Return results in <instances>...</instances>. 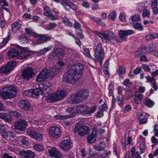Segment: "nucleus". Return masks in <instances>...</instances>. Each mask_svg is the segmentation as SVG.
Returning <instances> with one entry per match:
<instances>
[{
  "label": "nucleus",
  "instance_id": "30",
  "mask_svg": "<svg viewBox=\"0 0 158 158\" xmlns=\"http://www.w3.org/2000/svg\"><path fill=\"white\" fill-rule=\"evenodd\" d=\"M62 21L64 24L67 27H72L73 23L69 20V19L64 16L62 18Z\"/></svg>",
  "mask_w": 158,
  "mask_h": 158
},
{
  "label": "nucleus",
  "instance_id": "33",
  "mask_svg": "<svg viewBox=\"0 0 158 158\" xmlns=\"http://www.w3.org/2000/svg\"><path fill=\"white\" fill-rule=\"evenodd\" d=\"M9 114L11 116H13L16 119L19 118L22 116V114L19 112L13 110L10 111Z\"/></svg>",
  "mask_w": 158,
  "mask_h": 158
},
{
  "label": "nucleus",
  "instance_id": "54",
  "mask_svg": "<svg viewBox=\"0 0 158 158\" xmlns=\"http://www.w3.org/2000/svg\"><path fill=\"white\" fill-rule=\"evenodd\" d=\"M72 113L77 114L80 113L79 105L72 108Z\"/></svg>",
  "mask_w": 158,
  "mask_h": 158
},
{
  "label": "nucleus",
  "instance_id": "31",
  "mask_svg": "<svg viewBox=\"0 0 158 158\" xmlns=\"http://www.w3.org/2000/svg\"><path fill=\"white\" fill-rule=\"evenodd\" d=\"M32 97L34 98L40 95L42 93V91L43 90L41 89V90L39 89L36 88L32 89Z\"/></svg>",
  "mask_w": 158,
  "mask_h": 158
},
{
  "label": "nucleus",
  "instance_id": "5",
  "mask_svg": "<svg viewBox=\"0 0 158 158\" xmlns=\"http://www.w3.org/2000/svg\"><path fill=\"white\" fill-rule=\"evenodd\" d=\"M89 128L87 126L83 125L80 126L79 124H77L73 129L74 133L77 134L81 136H83L87 134Z\"/></svg>",
  "mask_w": 158,
  "mask_h": 158
},
{
  "label": "nucleus",
  "instance_id": "21",
  "mask_svg": "<svg viewBox=\"0 0 158 158\" xmlns=\"http://www.w3.org/2000/svg\"><path fill=\"white\" fill-rule=\"evenodd\" d=\"M97 132L95 131H93L87 138L88 142L90 143H94L96 140Z\"/></svg>",
  "mask_w": 158,
  "mask_h": 158
},
{
  "label": "nucleus",
  "instance_id": "51",
  "mask_svg": "<svg viewBox=\"0 0 158 158\" xmlns=\"http://www.w3.org/2000/svg\"><path fill=\"white\" fill-rule=\"evenodd\" d=\"M118 33L119 36L124 40L126 39V36H127L125 31L123 30H120L119 31Z\"/></svg>",
  "mask_w": 158,
  "mask_h": 158
},
{
  "label": "nucleus",
  "instance_id": "9",
  "mask_svg": "<svg viewBox=\"0 0 158 158\" xmlns=\"http://www.w3.org/2000/svg\"><path fill=\"white\" fill-rule=\"evenodd\" d=\"M130 131L127 130L126 133L125 134V140H122L121 142L123 149H126V145L128 144L133 145L132 141L131 139V137L129 136L130 133Z\"/></svg>",
  "mask_w": 158,
  "mask_h": 158
},
{
  "label": "nucleus",
  "instance_id": "17",
  "mask_svg": "<svg viewBox=\"0 0 158 158\" xmlns=\"http://www.w3.org/2000/svg\"><path fill=\"white\" fill-rule=\"evenodd\" d=\"M62 69V67L54 66L49 70L48 73L49 74L50 76L53 77L58 74Z\"/></svg>",
  "mask_w": 158,
  "mask_h": 158
},
{
  "label": "nucleus",
  "instance_id": "14",
  "mask_svg": "<svg viewBox=\"0 0 158 158\" xmlns=\"http://www.w3.org/2000/svg\"><path fill=\"white\" fill-rule=\"evenodd\" d=\"M49 133L52 137L55 138L60 136L61 132L60 128L56 126H52L50 128Z\"/></svg>",
  "mask_w": 158,
  "mask_h": 158
},
{
  "label": "nucleus",
  "instance_id": "52",
  "mask_svg": "<svg viewBox=\"0 0 158 158\" xmlns=\"http://www.w3.org/2000/svg\"><path fill=\"white\" fill-rule=\"evenodd\" d=\"M146 149V146L144 143L143 142L141 143L139 146V150L141 153L144 152V151Z\"/></svg>",
  "mask_w": 158,
  "mask_h": 158
},
{
  "label": "nucleus",
  "instance_id": "35",
  "mask_svg": "<svg viewBox=\"0 0 158 158\" xmlns=\"http://www.w3.org/2000/svg\"><path fill=\"white\" fill-rule=\"evenodd\" d=\"M73 117L72 115H62L59 114L57 115L55 117V118L56 120L57 119H65L68 118H71Z\"/></svg>",
  "mask_w": 158,
  "mask_h": 158
},
{
  "label": "nucleus",
  "instance_id": "58",
  "mask_svg": "<svg viewBox=\"0 0 158 158\" xmlns=\"http://www.w3.org/2000/svg\"><path fill=\"white\" fill-rule=\"evenodd\" d=\"M58 56L62 57L65 55L64 50L61 48H57Z\"/></svg>",
  "mask_w": 158,
  "mask_h": 158
},
{
  "label": "nucleus",
  "instance_id": "38",
  "mask_svg": "<svg viewBox=\"0 0 158 158\" xmlns=\"http://www.w3.org/2000/svg\"><path fill=\"white\" fill-rule=\"evenodd\" d=\"M83 53L84 55L87 57L90 58L92 56L90 54V52L89 49L87 48H83Z\"/></svg>",
  "mask_w": 158,
  "mask_h": 158
},
{
  "label": "nucleus",
  "instance_id": "49",
  "mask_svg": "<svg viewBox=\"0 0 158 158\" xmlns=\"http://www.w3.org/2000/svg\"><path fill=\"white\" fill-rule=\"evenodd\" d=\"M156 37V33H149L146 36L145 39L146 40H149Z\"/></svg>",
  "mask_w": 158,
  "mask_h": 158
},
{
  "label": "nucleus",
  "instance_id": "23",
  "mask_svg": "<svg viewBox=\"0 0 158 158\" xmlns=\"http://www.w3.org/2000/svg\"><path fill=\"white\" fill-rule=\"evenodd\" d=\"M22 154L24 158H34L35 156L33 152L30 150L23 151Z\"/></svg>",
  "mask_w": 158,
  "mask_h": 158
},
{
  "label": "nucleus",
  "instance_id": "19",
  "mask_svg": "<svg viewBox=\"0 0 158 158\" xmlns=\"http://www.w3.org/2000/svg\"><path fill=\"white\" fill-rule=\"evenodd\" d=\"M145 48H143V50L140 51H138L136 52L135 55V56L136 58H138L139 57H140V61H147L148 59L147 58L146 56L145 55H142V53H144V51H146Z\"/></svg>",
  "mask_w": 158,
  "mask_h": 158
},
{
  "label": "nucleus",
  "instance_id": "28",
  "mask_svg": "<svg viewBox=\"0 0 158 158\" xmlns=\"http://www.w3.org/2000/svg\"><path fill=\"white\" fill-rule=\"evenodd\" d=\"M52 12L50 8L48 6H46L44 9V14L49 19L50 17L52 15Z\"/></svg>",
  "mask_w": 158,
  "mask_h": 158
},
{
  "label": "nucleus",
  "instance_id": "37",
  "mask_svg": "<svg viewBox=\"0 0 158 158\" xmlns=\"http://www.w3.org/2000/svg\"><path fill=\"white\" fill-rule=\"evenodd\" d=\"M33 146L34 149L37 151L41 152L44 150V147L39 144L34 143Z\"/></svg>",
  "mask_w": 158,
  "mask_h": 158
},
{
  "label": "nucleus",
  "instance_id": "46",
  "mask_svg": "<svg viewBox=\"0 0 158 158\" xmlns=\"http://www.w3.org/2000/svg\"><path fill=\"white\" fill-rule=\"evenodd\" d=\"M154 77H151L149 76H148L145 77L146 79L147 82H151L152 84L156 83L155 79L154 78Z\"/></svg>",
  "mask_w": 158,
  "mask_h": 158
},
{
  "label": "nucleus",
  "instance_id": "8",
  "mask_svg": "<svg viewBox=\"0 0 158 158\" xmlns=\"http://www.w3.org/2000/svg\"><path fill=\"white\" fill-rule=\"evenodd\" d=\"M72 144L70 139L64 140L60 143V148L63 151H68L71 149L72 147Z\"/></svg>",
  "mask_w": 158,
  "mask_h": 158
},
{
  "label": "nucleus",
  "instance_id": "24",
  "mask_svg": "<svg viewBox=\"0 0 158 158\" xmlns=\"http://www.w3.org/2000/svg\"><path fill=\"white\" fill-rule=\"evenodd\" d=\"M77 94L78 96L82 99V101L88 96V92L85 90L79 91Z\"/></svg>",
  "mask_w": 158,
  "mask_h": 158
},
{
  "label": "nucleus",
  "instance_id": "4",
  "mask_svg": "<svg viewBox=\"0 0 158 158\" xmlns=\"http://www.w3.org/2000/svg\"><path fill=\"white\" fill-rule=\"evenodd\" d=\"M16 65V63L15 61H9L6 64L0 68V73L3 74L9 73L14 69Z\"/></svg>",
  "mask_w": 158,
  "mask_h": 158
},
{
  "label": "nucleus",
  "instance_id": "16",
  "mask_svg": "<svg viewBox=\"0 0 158 158\" xmlns=\"http://www.w3.org/2000/svg\"><path fill=\"white\" fill-rule=\"evenodd\" d=\"M115 37V35L113 33L109 31H106L104 32L102 41L106 42L107 40L112 41Z\"/></svg>",
  "mask_w": 158,
  "mask_h": 158
},
{
  "label": "nucleus",
  "instance_id": "12",
  "mask_svg": "<svg viewBox=\"0 0 158 158\" xmlns=\"http://www.w3.org/2000/svg\"><path fill=\"white\" fill-rule=\"evenodd\" d=\"M19 105L21 109L25 111L31 110L32 109L30 104L27 101L24 100L20 101Z\"/></svg>",
  "mask_w": 158,
  "mask_h": 158
},
{
  "label": "nucleus",
  "instance_id": "57",
  "mask_svg": "<svg viewBox=\"0 0 158 158\" xmlns=\"http://www.w3.org/2000/svg\"><path fill=\"white\" fill-rule=\"evenodd\" d=\"M92 20H94L96 23L98 24L102 25V22L101 21V19H100L97 18L95 16L92 17L91 18Z\"/></svg>",
  "mask_w": 158,
  "mask_h": 158
},
{
  "label": "nucleus",
  "instance_id": "29",
  "mask_svg": "<svg viewBox=\"0 0 158 158\" xmlns=\"http://www.w3.org/2000/svg\"><path fill=\"white\" fill-rule=\"evenodd\" d=\"M52 86V84L51 83L47 81L45 82L43 84H40L39 87L41 89H43V91H44L50 87Z\"/></svg>",
  "mask_w": 158,
  "mask_h": 158
},
{
  "label": "nucleus",
  "instance_id": "50",
  "mask_svg": "<svg viewBox=\"0 0 158 158\" xmlns=\"http://www.w3.org/2000/svg\"><path fill=\"white\" fill-rule=\"evenodd\" d=\"M150 12L149 10L146 9L143 10L142 13V16L143 17H149L150 16Z\"/></svg>",
  "mask_w": 158,
  "mask_h": 158
},
{
  "label": "nucleus",
  "instance_id": "20",
  "mask_svg": "<svg viewBox=\"0 0 158 158\" xmlns=\"http://www.w3.org/2000/svg\"><path fill=\"white\" fill-rule=\"evenodd\" d=\"M143 97V95L137 92L135 94L134 100L135 104H139L141 103V101Z\"/></svg>",
  "mask_w": 158,
  "mask_h": 158
},
{
  "label": "nucleus",
  "instance_id": "11",
  "mask_svg": "<svg viewBox=\"0 0 158 158\" xmlns=\"http://www.w3.org/2000/svg\"><path fill=\"white\" fill-rule=\"evenodd\" d=\"M27 126V123L25 120L20 119L15 123V127L16 129L23 131L25 130Z\"/></svg>",
  "mask_w": 158,
  "mask_h": 158
},
{
  "label": "nucleus",
  "instance_id": "27",
  "mask_svg": "<svg viewBox=\"0 0 158 158\" xmlns=\"http://www.w3.org/2000/svg\"><path fill=\"white\" fill-rule=\"evenodd\" d=\"M53 12L54 13V15H53L52 13V15L50 17L49 19L52 20H54L56 19H58L60 18L59 15V12L57 10H53Z\"/></svg>",
  "mask_w": 158,
  "mask_h": 158
},
{
  "label": "nucleus",
  "instance_id": "3",
  "mask_svg": "<svg viewBox=\"0 0 158 158\" xmlns=\"http://www.w3.org/2000/svg\"><path fill=\"white\" fill-rule=\"evenodd\" d=\"M66 91L63 90H58L48 95L46 99L48 102H55L61 100L66 96Z\"/></svg>",
  "mask_w": 158,
  "mask_h": 158
},
{
  "label": "nucleus",
  "instance_id": "6",
  "mask_svg": "<svg viewBox=\"0 0 158 158\" xmlns=\"http://www.w3.org/2000/svg\"><path fill=\"white\" fill-rule=\"evenodd\" d=\"M50 76L47 69H43L37 75L36 78L37 82H41L45 81Z\"/></svg>",
  "mask_w": 158,
  "mask_h": 158
},
{
  "label": "nucleus",
  "instance_id": "47",
  "mask_svg": "<svg viewBox=\"0 0 158 158\" xmlns=\"http://www.w3.org/2000/svg\"><path fill=\"white\" fill-rule=\"evenodd\" d=\"M58 56V53L57 48L54 50L52 53L49 56V58H53L55 56Z\"/></svg>",
  "mask_w": 158,
  "mask_h": 158
},
{
  "label": "nucleus",
  "instance_id": "22",
  "mask_svg": "<svg viewBox=\"0 0 158 158\" xmlns=\"http://www.w3.org/2000/svg\"><path fill=\"white\" fill-rule=\"evenodd\" d=\"M19 52L18 50L15 49H12L8 52V56L10 58H13L19 56Z\"/></svg>",
  "mask_w": 158,
  "mask_h": 158
},
{
  "label": "nucleus",
  "instance_id": "26",
  "mask_svg": "<svg viewBox=\"0 0 158 158\" xmlns=\"http://www.w3.org/2000/svg\"><path fill=\"white\" fill-rule=\"evenodd\" d=\"M21 26V23L17 21H16L12 24V30L13 32H15L19 30Z\"/></svg>",
  "mask_w": 158,
  "mask_h": 158
},
{
  "label": "nucleus",
  "instance_id": "44",
  "mask_svg": "<svg viewBox=\"0 0 158 158\" xmlns=\"http://www.w3.org/2000/svg\"><path fill=\"white\" fill-rule=\"evenodd\" d=\"M108 17L110 19L114 20L116 17V12L115 11L111 12L108 15Z\"/></svg>",
  "mask_w": 158,
  "mask_h": 158
},
{
  "label": "nucleus",
  "instance_id": "15",
  "mask_svg": "<svg viewBox=\"0 0 158 158\" xmlns=\"http://www.w3.org/2000/svg\"><path fill=\"white\" fill-rule=\"evenodd\" d=\"M52 37L47 35L40 34V36L36 40V44L44 43L51 40Z\"/></svg>",
  "mask_w": 158,
  "mask_h": 158
},
{
  "label": "nucleus",
  "instance_id": "64",
  "mask_svg": "<svg viewBox=\"0 0 158 158\" xmlns=\"http://www.w3.org/2000/svg\"><path fill=\"white\" fill-rule=\"evenodd\" d=\"M154 127L155 135L158 137V125L157 124H155Z\"/></svg>",
  "mask_w": 158,
  "mask_h": 158
},
{
  "label": "nucleus",
  "instance_id": "36",
  "mask_svg": "<svg viewBox=\"0 0 158 158\" xmlns=\"http://www.w3.org/2000/svg\"><path fill=\"white\" fill-rule=\"evenodd\" d=\"M64 3L68 6L73 10H75L77 9V7L76 5L72 3L68 0H63Z\"/></svg>",
  "mask_w": 158,
  "mask_h": 158
},
{
  "label": "nucleus",
  "instance_id": "45",
  "mask_svg": "<svg viewBox=\"0 0 158 158\" xmlns=\"http://www.w3.org/2000/svg\"><path fill=\"white\" fill-rule=\"evenodd\" d=\"M96 110V108L95 106H93L92 107H89L88 106V109L86 112V114H90L94 113Z\"/></svg>",
  "mask_w": 158,
  "mask_h": 158
},
{
  "label": "nucleus",
  "instance_id": "62",
  "mask_svg": "<svg viewBox=\"0 0 158 158\" xmlns=\"http://www.w3.org/2000/svg\"><path fill=\"white\" fill-rule=\"evenodd\" d=\"M53 155L52 157H55L56 158H60L62 156V155L60 153L59 151H57V150Z\"/></svg>",
  "mask_w": 158,
  "mask_h": 158
},
{
  "label": "nucleus",
  "instance_id": "43",
  "mask_svg": "<svg viewBox=\"0 0 158 158\" xmlns=\"http://www.w3.org/2000/svg\"><path fill=\"white\" fill-rule=\"evenodd\" d=\"M124 97L122 94H119L117 97V103L119 105H121L123 102Z\"/></svg>",
  "mask_w": 158,
  "mask_h": 158
},
{
  "label": "nucleus",
  "instance_id": "40",
  "mask_svg": "<svg viewBox=\"0 0 158 158\" xmlns=\"http://www.w3.org/2000/svg\"><path fill=\"white\" fill-rule=\"evenodd\" d=\"M124 41V40L119 36L116 38H114L110 42L113 44H116L118 42H121Z\"/></svg>",
  "mask_w": 158,
  "mask_h": 158
},
{
  "label": "nucleus",
  "instance_id": "41",
  "mask_svg": "<svg viewBox=\"0 0 158 158\" xmlns=\"http://www.w3.org/2000/svg\"><path fill=\"white\" fill-rule=\"evenodd\" d=\"M133 27L135 29L139 31H143V27L139 23H136L134 24L133 26Z\"/></svg>",
  "mask_w": 158,
  "mask_h": 158
},
{
  "label": "nucleus",
  "instance_id": "34",
  "mask_svg": "<svg viewBox=\"0 0 158 158\" xmlns=\"http://www.w3.org/2000/svg\"><path fill=\"white\" fill-rule=\"evenodd\" d=\"M119 76L120 77H122L124 75L126 72L125 68L122 66L119 67L118 70H117Z\"/></svg>",
  "mask_w": 158,
  "mask_h": 158
},
{
  "label": "nucleus",
  "instance_id": "42",
  "mask_svg": "<svg viewBox=\"0 0 158 158\" xmlns=\"http://www.w3.org/2000/svg\"><path fill=\"white\" fill-rule=\"evenodd\" d=\"M56 149L55 147H48V152L50 156L52 157L53 155L55 152Z\"/></svg>",
  "mask_w": 158,
  "mask_h": 158
},
{
  "label": "nucleus",
  "instance_id": "56",
  "mask_svg": "<svg viewBox=\"0 0 158 158\" xmlns=\"http://www.w3.org/2000/svg\"><path fill=\"white\" fill-rule=\"evenodd\" d=\"M32 89H29L25 90L23 92V94L25 96H27L30 97H32Z\"/></svg>",
  "mask_w": 158,
  "mask_h": 158
},
{
  "label": "nucleus",
  "instance_id": "1",
  "mask_svg": "<svg viewBox=\"0 0 158 158\" xmlns=\"http://www.w3.org/2000/svg\"><path fill=\"white\" fill-rule=\"evenodd\" d=\"M83 66L77 63L69 67L63 75L62 81L69 84H74L80 79L83 74Z\"/></svg>",
  "mask_w": 158,
  "mask_h": 158
},
{
  "label": "nucleus",
  "instance_id": "59",
  "mask_svg": "<svg viewBox=\"0 0 158 158\" xmlns=\"http://www.w3.org/2000/svg\"><path fill=\"white\" fill-rule=\"evenodd\" d=\"M77 34L81 39L84 37V35H82V31L81 28L76 30Z\"/></svg>",
  "mask_w": 158,
  "mask_h": 158
},
{
  "label": "nucleus",
  "instance_id": "25",
  "mask_svg": "<svg viewBox=\"0 0 158 158\" xmlns=\"http://www.w3.org/2000/svg\"><path fill=\"white\" fill-rule=\"evenodd\" d=\"M143 103L145 106L149 108H152L155 104V102L153 101L147 97L144 99Z\"/></svg>",
  "mask_w": 158,
  "mask_h": 158
},
{
  "label": "nucleus",
  "instance_id": "2",
  "mask_svg": "<svg viewBox=\"0 0 158 158\" xmlns=\"http://www.w3.org/2000/svg\"><path fill=\"white\" fill-rule=\"evenodd\" d=\"M17 89L12 85H7L3 87L0 91V96L6 100L15 98L17 95Z\"/></svg>",
  "mask_w": 158,
  "mask_h": 158
},
{
  "label": "nucleus",
  "instance_id": "13",
  "mask_svg": "<svg viewBox=\"0 0 158 158\" xmlns=\"http://www.w3.org/2000/svg\"><path fill=\"white\" fill-rule=\"evenodd\" d=\"M27 134L31 137L36 140L40 141L43 139V135L40 133L29 130L27 131Z\"/></svg>",
  "mask_w": 158,
  "mask_h": 158
},
{
  "label": "nucleus",
  "instance_id": "61",
  "mask_svg": "<svg viewBox=\"0 0 158 158\" xmlns=\"http://www.w3.org/2000/svg\"><path fill=\"white\" fill-rule=\"evenodd\" d=\"M93 33L97 35L99 37H100L101 38L102 40V41L103 38L104 32L102 33L100 32L95 31H94Z\"/></svg>",
  "mask_w": 158,
  "mask_h": 158
},
{
  "label": "nucleus",
  "instance_id": "18",
  "mask_svg": "<svg viewBox=\"0 0 158 158\" xmlns=\"http://www.w3.org/2000/svg\"><path fill=\"white\" fill-rule=\"evenodd\" d=\"M30 54L29 50L23 48L19 52V58L21 60L25 59L29 56Z\"/></svg>",
  "mask_w": 158,
  "mask_h": 158
},
{
  "label": "nucleus",
  "instance_id": "32",
  "mask_svg": "<svg viewBox=\"0 0 158 158\" xmlns=\"http://www.w3.org/2000/svg\"><path fill=\"white\" fill-rule=\"evenodd\" d=\"M104 52L94 51V56L96 59L104 58Z\"/></svg>",
  "mask_w": 158,
  "mask_h": 158
},
{
  "label": "nucleus",
  "instance_id": "39",
  "mask_svg": "<svg viewBox=\"0 0 158 158\" xmlns=\"http://www.w3.org/2000/svg\"><path fill=\"white\" fill-rule=\"evenodd\" d=\"M80 113L86 114L88 106L86 105H79Z\"/></svg>",
  "mask_w": 158,
  "mask_h": 158
},
{
  "label": "nucleus",
  "instance_id": "55",
  "mask_svg": "<svg viewBox=\"0 0 158 158\" xmlns=\"http://www.w3.org/2000/svg\"><path fill=\"white\" fill-rule=\"evenodd\" d=\"M98 51V52H104L102 48V45L101 43H99L98 44L96 48L95 49L94 51Z\"/></svg>",
  "mask_w": 158,
  "mask_h": 158
},
{
  "label": "nucleus",
  "instance_id": "7",
  "mask_svg": "<svg viewBox=\"0 0 158 158\" xmlns=\"http://www.w3.org/2000/svg\"><path fill=\"white\" fill-rule=\"evenodd\" d=\"M33 69L30 67H28L25 69L22 72V77L24 79L29 80L34 75Z\"/></svg>",
  "mask_w": 158,
  "mask_h": 158
},
{
  "label": "nucleus",
  "instance_id": "48",
  "mask_svg": "<svg viewBox=\"0 0 158 158\" xmlns=\"http://www.w3.org/2000/svg\"><path fill=\"white\" fill-rule=\"evenodd\" d=\"M140 15H135L132 16L131 17L129 18V20H131V21H139L140 19Z\"/></svg>",
  "mask_w": 158,
  "mask_h": 158
},
{
  "label": "nucleus",
  "instance_id": "60",
  "mask_svg": "<svg viewBox=\"0 0 158 158\" xmlns=\"http://www.w3.org/2000/svg\"><path fill=\"white\" fill-rule=\"evenodd\" d=\"M142 68L145 71L148 72L150 74L151 73L150 71V68H149V66L147 65L146 64H143L142 66Z\"/></svg>",
  "mask_w": 158,
  "mask_h": 158
},
{
  "label": "nucleus",
  "instance_id": "10",
  "mask_svg": "<svg viewBox=\"0 0 158 158\" xmlns=\"http://www.w3.org/2000/svg\"><path fill=\"white\" fill-rule=\"evenodd\" d=\"M67 101L69 104H77L82 102V99L78 96L77 93L71 95L67 99Z\"/></svg>",
  "mask_w": 158,
  "mask_h": 158
},
{
  "label": "nucleus",
  "instance_id": "63",
  "mask_svg": "<svg viewBox=\"0 0 158 158\" xmlns=\"http://www.w3.org/2000/svg\"><path fill=\"white\" fill-rule=\"evenodd\" d=\"M81 24L75 20L73 25L74 28L77 30L81 28Z\"/></svg>",
  "mask_w": 158,
  "mask_h": 158
},
{
  "label": "nucleus",
  "instance_id": "53",
  "mask_svg": "<svg viewBox=\"0 0 158 158\" xmlns=\"http://www.w3.org/2000/svg\"><path fill=\"white\" fill-rule=\"evenodd\" d=\"M22 138L21 142L22 144L25 146H28L29 144L28 141L26 139V138L24 136L21 137Z\"/></svg>",
  "mask_w": 158,
  "mask_h": 158
}]
</instances>
